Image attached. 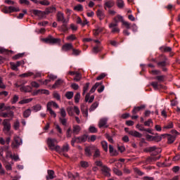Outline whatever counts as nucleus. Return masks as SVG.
<instances>
[{
	"label": "nucleus",
	"mask_w": 180,
	"mask_h": 180,
	"mask_svg": "<svg viewBox=\"0 0 180 180\" xmlns=\"http://www.w3.org/2000/svg\"><path fill=\"white\" fill-rule=\"evenodd\" d=\"M94 164H95V165H96V167H101V171L103 175H104V176L110 178V176H111L110 172L112 171L110 169V168H109L108 166L103 165V162H102V161H101V160H96L94 162Z\"/></svg>",
	"instance_id": "nucleus-1"
},
{
	"label": "nucleus",
	"mask_w": 180,
	"mask_h": 180,
	"mask_svg": "<svg viewBox=\"0 0 180 180\" xmlns=\"http://www.w3.org/2000/svg\"><path fill=\"white\" fill-rule=\"evenodd\" d=\"M58 143V141H57V139H56L49 138L47 139V144L51 150H55V151H60V146H56V144H57Z\"/></svg>",
	"instance_id": "nucleus-2"
},
{
	"label": "nucleus",
	"mask_w": 180,
	"mask_h": 180,
	"mask_svg": "<svg viewBox=\"0 0 180 180\" xmlns=\"http://www.w3.org/2000/svg\"><path fill=\"white\" fill-rule=\"evenodd\" d=\"M44 43L48 44H60L61 43V39L60 38H54L51 35H49L46 38L43 39Z\"/></svg>",
	"instance_id": "nucleus-3"
},
{
	"label": "nucleus",
	"mask_w": 180,
	"mask_h": 180,
	"mask_svg": "<svg viewBox=\"0 0 180 180\" xmlns=\"http://www.w3.org/2000/svg\"><path fill=\"white\" fill-rule=\"evenodd\" d=\"M108 27L109 29H110L111 33H112V34H117L120 33V28H119V24L112 22L108 25Z\"/></svg>",
	"instance_id": "nucleus-4"
},
{
	"label": "nucleus",
	"mask_w": 180,
	"mask_h": 180,
	"mask_svg": "<svg viewBox=\"0 0 180 180\" xmlns=\"http://www.w3.org/2000/svg\"><path fill=\"white\" fill-rule=\"evenodd\" d=\"M98 86H100L97 90L98 94L103 92V90L105 89V86L102 85V82H96L90 89V94H94V92L96 91V88H98Z\"/></svg>",
	"instance_id": "nucleus-5"
},
{
	"label": "nucleus",
	"mask_w": 180,
	"mask_h": 180,
	"mask_svg": "<svg viewBox=\"0 0 180 180\" xmlns=\"http://www.w3.org/2000/svg\"><path fill=\"white\" fill-rule=\"evenodd\" d=\"M4 128L3 131L4 134H8L11 131V120L9 119H5L2 123Z\"/></svg>",
	"instance_id": "nucleus-6"
},
{
	"label": "nucleus",
	"mask_w": 180,
	"mask_h": 180,
	"mask_svg": "<svg viewBox=\"0 0 180 180\" xmlns=\"http://www.w3.org/2000/svg\"><path fill=\"white\" fill-rule=\"evenodd\" d=\"M146 153H151L152 155H157L161 153V148H158L155 146L148 147L145 149Z\"/></svg>",
	"instance_id": "nucleus-7"
},
{
	"label": "nucleus",
	"mask_w": 180,
	"mask_h": 180,
	"mask_svg": "<svg viewBox=\"0 0 180 180\" xmlns=\"http://www.w3.org/2000/svg\"><path fill=\"white\" fill-rule=\"evenodd\" d=\"M22 144V139L19 136H15L11 143V148H18Z\"/></svg>",
	"instance_id": "nucleus-8"
},
{
	"label": "nucleus",
	"mask_w": 180,
	"mask_h": 180,
	"mask_svg": "<svg viewBox=\"0 0 180 180\" xmlns=\"http://www.w3.org/2000/svg\"><path fill=\"white\" fill-rule=\"evenodd\" d=\"M56 19L58 22H63V23H67V20L64 18V13L61 11H58L56 14Z\"/></svg>",
	"instance_id": "nucleus-9"
},
{
	"label": "nucleus",
	"mask_w": 180,
	"mask_h": 180,
	"mask_svg": "<svg viewBox=\"0 0 180 180\" xmlns=\"http://www.w3.org/2000/svg\"><path fill=\"white\" fill-rule=\"evenodd\" d=\"M32 13L33 15H35V16H38L39 19H43V18L46 15V11L43 12L39 10H32Z\"/></svg>",
	"instance_id": "nucleus-10"
},
{
	"label": "nucleus",
	"mask_w": 180,
	"mask_h": 180,
	"mask_svg": "<svg viewBox=\"0 0 180 180\" xmlns=\"http://www.w3.org/2000/svg\"><path fill=\"white\" fill-rule=\"evenodd\" d=\"M73 47L72 44H65L62 46V51H70V50H72Z\"/></svg>",
	"instance_id": "nucleus-11"
},
{
	"label": "nucleus",
	"mask_w": 180,
	"mask_h": 180,
	"mask_svg": "<svg viewBox=\"0 0 180 180\" xmlns=\"http://www.w3.org/2000/svg\"><path fill=\"white\" fill-rule=\"evenodd\" d=\"M70 151V145L68 143H65L62 148H60L58 153H68Z\"/></svg>",
	"instance_id": "nucleus-12"
},
{
	"label": "nucleus",
	"mask_w": 180,
	"mask_h": 180,
	"mask_svg": "<svg viewBox=\"0 0 180 180\" xmlns=\"http://www.w3.org/2000/svg\"><path fill=\"white\" fill-rule=\"evenodd\" d=\"M108 123V119L106 118H102L98 122V127L101 129L102 127H108L106 124Z\"/></svg>",
	"instance_id": "nucleus-13"
},
{
	"label": "nucleus",
	"mask_w": 180,
	"mask_h": 180,
	"mask_svg": "<svg viewBox=\"0 0 180 180\" xmlns=\"http://www.w3.org/2000/svg\"><path fill=\"white\" fill-rule=\"evenodd\" d=\"M169 64V63L168 62V59L166 57H165L163 61L158 63V67H160L161 68H162L164 67H167Z\"/></svg>",
	"instance_id": "nucleus-14"
},
{
	"label": "nucleus",
	"mask_w": 180,
	"mask_h": 180,
	"mask_svg": "<svg viewBox=\"0 0 180 180\" xmlns=\"http://www.w3.org/2000/svg\"><path fill=\"white\" fill-rule=\"evenodd\" d=\"M143 109H146V105H141L138 107H134L132 110V114L136 115V113H139V112H140V110H143Z\"/></svg>",
	"instance_id": "nucleus-15"
},
{
	"label": "nucleus",
	"mask_w": 180,
	"mask_h": 180,
	"mask_svg": "<svg viewBox=\"0 0 180 180\" xmlns=\"http://www.w3.org/2000/svg\"><path fill=\"white\" fill-rule=\"evenodd\" d=\"M15 116L13 111H8L7 112H1L0 114L1 117H13Z\"/></svg>",
	"instance_id": "nucleus-16"
},
{
	"label": "nucleus",
	"mask_w": 180,
	"mask_h": 180,
	"mask_svg": "<svg viewBox=\"0 0 180 180\" xmlns=\"http://www.w3.org/2000/svg\"><path fill=\"white\" fill-rule=\"evenodd\" d=\"M112 20L114 21V23H116L117 25H119V22H121L122 23L124 22V19H123V16L120 15H117Z\"/></svg>",
	"instance_id": "nucleus-17"
},
{
	"label": "nucleus",
	"mask_w": 180,
	"mask_h": 180,
	"mask_svg": "<svg viewBox=\"0 0 180 180\" xmlns=\"http://www.w3.org/2000/svg\"><path fill=\"white\" fill-rule=\"evenodd\" d=\"M113 6H115V1L110 0V1H107L105 2L104 4V8L106 10L110 8H113Z\"/></svg>",
	"instance_id": "nucleus-18"
},
{
	"label": "nucleus",
	"mask_w": 180,
	"mask_h": 180,
	"mask_svg": "<svg viewBox=\"0 0 180 180\" xmlns=\"http://www.w3.org/2000/svg\"><path fill=\"white\" fill-rule=\"evenodd\" d=\"M105 30L104 27H97L95 30H93L94 36H99V33H102V32Z\"/></svg>",
	"instance_id": "nucleus-19"
},
{
	"label": "nucleus",
	"mask_w": 180,
	"mask_h": 180,
	"mask_svg": "<svg viewBox=\"0 0 180 180\" xmlns=\"http://www.w3.org/2000/svg\"><path fill=\"white\" fill-rule=\"evenodd\" d=\"M162 137L167 139L168 144H172L174 141H175V137L172 136H169L168 134H162Z\"/></svg>",
	"instance_id": "nucleus-20"
},
{
	"label": "nucleus",
	"mask_w": 180,
	"mask_h": 180,
	"mask_svg": "<svg viewBox=\"0 0 180 180\" xmlns=\"http://www.w3.org/2000/svg\"><path fill=\"white\" fill-rule=\"evenodd\" d=\"M109 152L110 155H112V157H116L119 155V153H117V150H115L113 148V146L112 145H109Z\"/></svg>",
	"instance_id": "nucleus-21"
},
{
	"label": "nucleus",
	"mask_w": 180,
	"mask_h": 180,
	"mask_svg": "<svg viewBox=\"0 0 180 180\" xmlns=\"http://www.w3.org/2000/svg\"><path fill=\"white\" fill-rule=\"evenodd\" d=\"M128 133L129 134H130V136H133L134 137H138L139 139H141V137H143V134H141L140 132L137 131L131 130Z\"/></svg>",
	"instance_id": "nucleus-22"
},
{
	"label": "nucleus",
	"mask_w": 180,
	"mask_h": 180,
	"mask_svg": "<svg viewBox=\"0 0 180 180\" xmlns=\"http://www.w3.org/2000/svg\"><path fill=\"white\" fill-rule=\"evenodd\" d=\"M26 84H27V81L19 80L15 84V86H16V88H22L24 85H26Z\"/></svg>",
	"instance_id": "nucleus-23"
},
{
	"label": "nucleus",
	"mask_w": 180,
	"mask_h": 180,
	"mask_svg": "<svg viewBox=\"0 0 180 180\" xmlns=\"http://www.w3.org/2000/svg\"><path fill=\"white\" fill-rule=\"evenodd\" d=\"M38 94H44V95H49L50 91L46 89H39L33 92V95H38Z\"/></svg>",
	"instance_id": "nucleus-24"
},
{
	"label": "nucleus",
	"mask_w": 180,
	"mask_h": 180,
	"mask_svg": "<svg viewBox=\"0 0 180 180\" xmlns=\"http://www.w3.org/2000/svg\"><path fill=\"white\" fill-rule=\"evenodd\" d=\"M21 92H32V86H22L20 88Z\"/></svg>",
	"instance_id": "nucleus-25"
},
{
	"label": "nucleus",
	"mask_w": 180,
	"mask_h": 180,
	"mask_svg": "<svg viewBox=\"0 0 180 180\" xmlns=\"http://www.w3.org/2000/svg\"><path fill=\"white\" fill-rule=\"evenodd\" d=\"M102 45H96L94 47H93L92 51L95 54H98L100 51H102Z\"/></svg>",
	"instance_id": "nucleus-26"
},
{
	"label": "nucleus",
	"mask_w": 180,
	"mask_h": 180,
	"mask_svg": "<svg viewBox=\"0 0 180 180\" xmlns=\"http://www.w3.org/2000/svg\"><path fill=\"white\" fill-rule=\"evenodd\" d=\"M96 15L97 17L98 18V19H100V20H103V19H105V13H103V11H101V10H98L96 11Z\"/></svg>",
	"instance_id": "nucleus-27"
},
{
	"label": "nucleus",
	"mask_w": 180,
	"mask_h": 180,
	"mask_svg": "<svg viewBox=\"0 0 180 180\" xmlns=\"http://www.w3.org/2000/svg\"><path fill=\"white\" fill-rule=\"evenodd\" d=\"M160 51L162 53H171V51H172V49L169 46H162L160 47Z\"/></svg>",
	"instance_id": "nucleus-28"
},
{
	"label": "nucleus",
	"mask_w": 180,
	"mask_h": 180,
	"mask_svg": "<svg viewBox=\"0 0 180 180\" xmlns=\"http://www.w3.org/2000/svg\"><path fill=\"white\" fill-rule=\"evenodd\" d=\"M81 131V127L79 125H73L72 133L74 134H78Z\"/></svg>",
	"instance_id": "nucleus-29"
},
{
	"label": "nucleus",
	"mask_w": 180,
	"mask_h": 180,
	"mask_svg": "<svg viewBox=\"0 0 180 180\" xmlns=\"http://www.w3.org/2000/svg\"><path fill=\"white\" fill-rule=\"evenodd\" d=\"M56 8L54 6L49 7L48 8L46 9L45 13L46 15H49V13H54L56 12Z\"/></svg>",
	"instance_id": "nucleus-30"
},
{
	"label": "nucleus",
	"mask_w": 180,
	"mask_h": 180,
	"mask_svg": "<svg viewBox=\"0 0 180 180\" xmlns=\"http://www.w3.org/2000/svg\"><path fill=\"white\" fill-rule=\"evenodd\" d=\"M75 143H79L82 142H81V139L79 137H74L72 139L71 141V145L72 146V147H74Z\"/></svg>",
	"instance_id": "nucleus-31"
},
{
	"label": "nucleus",
	"mask_w": 180,
	"mask_h": 180,
	"mask_svg": "<svg viewBox=\"0 0 180 180\" xmlns=\"http://www.w3.org/2000/svg\"><path fill=\"white\" fill-rule=\"evenodd\" d=\"M46 179H54V171L48 170V175L46 176Z\"/></svg>",
	"instance_id": "nucleus-32"
},
{
	"label": "nucleus",
	"mask_w": 180,
	"mask_h": 180,
	"mask_svg": "<svg viewBox=\"0 0 180 180\" xmlns=\"http://www.w3.org/2000/svg\"><path fill=\"white\" fill-rule=\"evenodd\" d=\"M51 106H53V108H56V109H58V104L54 101H50L47 103L46 108H51Z\"/></svg>",
	"instance_id": "nucleus-33"
},
{
	"label": "nucleus",
	"mask_w": 180,
	"mask_h": 180,
	"mask_svg": "<svg viewBox=\"0 0 180 180\" xmlns=\"http://www.w3.org/2000/svg\"><path fill=\"white\" fill-rule=\"evenodd\" d=\"M32 75H34V73H33L32 72H28L26 73H23L22 75H20V77L21 78H27L29 77H32Z\"/></svg>",
	"instance_id": "nucleus-34"
},
{
	"label": "nucleus",
	"mask_w": 180,
	"mask_h": 180,
	"mask_svg": "<svg viewBox=\"0 0 180 180\" xmlns=\"http://www.w3.org/2000/svg\"><path fill=\"white\" fill-rule=\"evenodd\" d=\"M99 106V103L98 101L94 102L89 108V112H93V110H95L96 108Z\"/></svg>",
	"instance_id": "nucleus-35"
},
{
	"label": "nucleus",
	"mask_w": 180,
	"mask_h": 180,
	"mask_svg": "<svg viewBox=\"0 0 180 180\" xmlns=\"http://www.w3.org/2000/svg\"><path fill=\"white\" fill-rule=\"evenodd\" d=\"M64 83V81L61 79H58L55 84L53 85V88H57V86H60Z\"/></svg>",
	"instance_id": "nucleus-36"
},
{
	"label": "nucleus",
	"mask_w": 180,
	"mask_h": 180,
	"mask_svg": "<svg viewBox=\"0 0 180 180\" xmlns=\"http://www.w3.org/2000/svg\"><path fill=\"white\" fill-rule=\"evenodd\" d=\"M66 40L68 41H74V40H77V37L75 34H72L66 37Z\"/></svg>",
	"instance_id": "nucleus-37"
},
{
	"label": "nucleus",
	"mask_w": 180,
	"mask_h": 180,
	"mask_svg": "<svg viewBox=\"0 0 180 180\" xmlns=\"http://www.w3.org/2000/svg\"><path fill=\"white\" fill-rule=\"evenodd\" d=\"M8 9L10 11V13H12L13 12H20V9L19 7H13V6H9Z\"/></svg>",
	"instance_id": "nucleus-38"
},
{
	"label": "nucleus",
	"mask_w": 180,
	"mask_h": 180,
	"mask_svg": "<svg viewBox=\"0 0 180 180\" xmlns=\"http://www.w3.org/2000/svg\"><path fill=\"white\" fill-rule=\"evenodd\" d=\"M65 96L67 98V99H72V98L74 97V92L67 91Z\"/></svg>",
	"instance_id": "nucleus-39"
},
{
	"label": "nucleus",
	"mask_w": 180,
	"mask_h": 180,
	"mask_svg": "<svg viewBox=\"0 0 180 180\" xmlns=\"http://www.w3.org/2000/svg\"><path fill=\"white\" fill-rule=\"evenodd\" d=\"M0 53L1 54H9V53H12V51H9L5 48L0 47Z\"/></svg>",
	"instance_id": "nucleus-40"
},
{
	"label": "nucleus",
	"mask_w": 180,
	"mask_h": 180,
	"mask_svg": "<svg viewBox=\"0 0 180 180\" xmlns=\"http://www.w3.org/2000/svg\"><path fill=\"white\" fill-rule=\"evenodd\" d=\"M154 79H157L158 81V82H164V80L165 79V76L164 75H160V76H157L154 78Z\"/></svg>",
	"instance_id": "nucleus-41"
},
{
	"label": "nucleus",
	"mask_w": 180,
	"mask_h": 180,
	"mask_svg": "<svg viewBox=\"0 0 180 180\" xmlns=\"http://www.w3.org/2000/svg\"><path fill=\"white\" fill-rule=\"evenodd\" d=\"M150 85L155 90H157V89H158V88H160V83L158 82H153L150 83Z\"/></svg>",
	"instance_id": "nucleus-42"
},
{
	"label": "nucleus",
	"mask_w": 180,
	"mask_h": 180,
	"mask_svg": "<svg viewBox=\"0 0 180 180\" xmlns=\"http://www.w3.org/2000/svg\"><path fill=\"white\" fill-rule=\"evenodd\" d=\"M89 82H87L85 84V85L83 87V93L82 95H85V94H86V91H88V89H89Z\"/></svg>",
	"instance_id": "nucleus-43"
},
{
	"label": "nucleus",
	"mask_w": 180,
	"mask_h": 180,
	"mask_svg": "<svg viewBox=\"0 0 180 180\" xmlns=\"http://www.w3.org/2000/svg\"><path fill=\"white\" fill-rule=\"evenodd\" d=\"M75 11H77V12H82L84 11V7L81 4H78L74 7Z\"/></svg>",
	"instance_id": "nucleus-44"
},
{
	"label": "nucleus",
	"mask_w": 180,
	"mask_h": 180,
	"mask_svg": "<svg viewBox=\"0 0 180 180\" xmlns=\"http://www.w3.org/2000/svg\"><path fill=\"white\" fill-rule=\"evenodd\" d=\"M112 171L114 174H115V175H117L118 176H122L123 175V173L122 172V171H120L117 168H114Z\"/></svg>",
	"instance_id": "nucleus-45"
},
{
	"label": "nucleus",
	"mask_w": 180,
	"mask_h": 180,
	"mask_svg": "<svg viewBox=\"0 0 180 180\" xmlns=\"http://www.w3.org/2000/svg\"><path fill=\"white\" fill-rule=\"evenodd\" d=\"M32 113V110L30 109H27L23 112V117H29Z\"/></svg>",
	"instance_id": "nucleus-46"
},
{
	"label": "nucleus",
	"mask_w": 180,
	"mask_h": 180,
	"mask_svg": "<svg viewBox=\"0 0 180 180\" xmlns=\"http://www.w3.org/2000/svg\"><path fill=\"white\" fill-rule=\"evenodd\" d=\"M59 122L63 126H67L68 120L65 117H59Z\"/></svg>",
	"instance_id": "nucleus-47"
},
{
	"label": "nucleus",
	"mask_w": 180,
	"mask_h": 180,
	"mask_svg": "<svg viewBox=\"0 0 180 180\" xmlns=\"http://www.w3.org/2000/svg\"><path fill=\"white\" fill-rule=\"evenodd\" d=\"M84 108H85V105H82L81 106V110L82 114L84 115V116L85 117H88V109H84Z\"/></svg>",
	"instance_id": "nucleus-48"
},
{
	"label": "nucleus",
	"mask_w": 180,
	"mask_h": 180,
	"mask_svg": "<svg viewBox=\"0 0 180 180\" xmlns=\"http://www.w3.org/2000/svg\"><path fill=\"white\" fill-rule=\"evenodd\" d=\"M117 5L118 8L122 9L124 7V1H123V0H117Z\"/></svg>",
	"instance_id": "nucleus-49"
},
{
	"label": "nucleus",
	"mask_w": 180,
	"mask_h": 180,
	"mask_svg": "<svg viewBox=\"0 0 180 180\" xmlns=\"http://www.w3.org/2000/svg\"><path fill=\"white\" fill-rule=\"evenodd\" d=\"M67 112L69 116H74V108L72 107H68Z\"/></svg>",
	"instance_id": "nucleus-50"
},
{
	"label": "nucleus",
	"mask_w": 180,
	"mask_h": 180,
	"mask_svg": "<svg viewBox=\"0 0 180 180\" xmlns=\"http://www.w3.org/2000/svg\"><path fill=\"white\" fill-rule=\"evenodd\" d=\"M33 101V98H27L19 101L20 105H23L25 103H29Z\"/></svg>",
	"instance_id": "nucleus-51"
},
{
	"label": "nucleus",
	"mask_w": 180,
	"mask_h": 180,
	"mask_svg": "<svg viewBox=\"0 0 180 180\" xmlns=\"http://www.w3.org/2000/svg\"><path fill=\"white\" fill-rule=\"evenodd\" d=\"M154 124V122H153V120L148 119L147 121L144 122V126H147L148 127H150V126H153Z\"/></svg>",
	"instance_id": "nucleus-52"
},
{
	"label": "nucleus",
	"mask_w": 180,
	"mask_h": 180,
	"mask_svg": "<svg viewBox=\"0 0 180 180\" xmlns=\"http://www.w3.org/2000/svg\"><path fill=\"white\" fill-rule=\"evenodd\" d=\"M32 88H40V84L36 81H32L30 83Z\"/></svg>",
	"instance_id": "nucleus-53"
},
{
	"label": "nucleus",
	"mask_w": 180,
	"mask_h": 180,
	"mask_svg": "<svg viewBox=\"0 0 180 180\" xmlns=\"http://www.w3.org/2000/svg\"><path fill=\"white\" fill-rule=\"evenodd\" d=\"M81 78H82V76L81 75V74L77 72L75 74V77L74 78V81H76V82H79V81H81Z\"/></svg>",
	"instance_id": "nucleus-54"
},
{
	"label": "nucleus",
	"mask_w": 180,
	"mask_h": 180,
	"mask_svg": "<svg viewBox=\"0 0 180 180\" xmlns=\"http://www.w3.org/2000/svg\"><path fill=\"white\" fill-rule=\"evenodd\" d=\"M80 99H81V94L77 93L75 96V103H79Z\"/></svg>",
	"instance_id": "nucleus-55"
},
{
	"label": "nucleus",
	"mask_w": 180,
	"mask_h": 180,
	"mask_svg": "<svg viewBox=\"0 0 180 180\" xmlns=\"http://www.w3.org/2000/svg\"><path fill=\"white\" fill-rule=\"evenodd\" d=\"M101 146L104 151L108 152V142L105 141H101Z\"/></svg>",
	"instance_id": "nucleus-56"
},
{
	"label": "nucleus",
	"mask_w": 180,
	"mask_h": 180,
	"mask_svg": "<svg viewBox=\"0 0 180 180\" xmlns=\"http://www.w3.org/2000/svg\"><path fill=\"white\" fill-rule=\"evenodd\" d=\"M60 113L61 116L60 117H65L67 116V112H65V109H64V108L60 109Z\"/></svg>",
	"instance_id": "nucleus-57"
},
{
	"label": "nucleus",
	"mask_w": 180,
	"mask_h": 180,
	"mask_svg": "<svg viewBox=\"0 0 180 180\" xmlns=\"http://www.w3.org/2000/svg\"><path fill=\"white\" fill-rule=\"evenodd\" d=\"M173 127H174V123H172V122H169L167 124L163 127V129H172Z\"/></svg>",
	"instance_id": "nucleus-58"
},
{
	"label": "nucleus",
	"mask_w": 180,
	"mask_h": 180,
	"mask_svg": "<svg viewBox=\"0 0 180 180\" xmlns=\"http://www.w3.org/2000/svg\"><path fill=\"white\" fill-rule=\"evenodd\" d=\"M72 56H79L81 54V51L78 50V49H75L74 48L72 49Z\"/></svg>",
	"instance_id": "nucleus-59"
},
{
	"label": "nucleus",
	"mask_w": 180,
	"mask_h": 180,
	"mask_svg": "<svg viewBox=\"0 0 180 180\" xmlns=\"http://www.w3.org/2000/svg\"><path fill=\"white\" fill-rule=\"evenodd\" d=\"M149 72L151 75H160V74H161V71L157 70H149Z\"/></svg>",
	"instance_id": "nucleus-60"
},
{
	"label": "nucleus",
	"mask_w": 180,
	"mask_h": 180,
	"mask_svg": "<svg viewBox=\"0 0 180 180\" xmlns=\"http://www.w3.org/2000/svg\"><path fill=\"white\" fill-rule=\"evenodd\" d=\"M47 110H49L51 116H53V117H57V114L53 110V109H51V108H47Z\"/></svg>",
	"instance_id": "nucleus-61"
},
{
	"label": "nucleus",
	"mask_w": 180,
	"mask_h": 180,
	"mask_svg": "<svg viewBox=\"0 0 180 180\" xmlns=\"http://www.w3.org/2000/svg\"><path fill=\"white\" fill-rule=\"evenodd\" d=\"M80 165L82 168H88L89 167V165L88 164V162H86V161H81Z\"/></svg>",
	"instance_id": "nucleus-62"
},
{
	"label": "nucleus",
	"mask_w": 180,
	"mask_h": 180,
	"mask_svg": "<svg viewBox=\"0 0 180 180\" xmlns=\"http://www.w3.org/2000/svg\"><path fill=\"white\" fill-rule=\"evenodd\" d=\"M60 29L63 32H67L68 30V27L67 26V22H63L61 25Z\"/></svg>",
	"instance_id": "nucleus-63"
},
{
	"label": "nucleus",
	"mask_w": 180,
	"mask_h": 180,
	"mask_svg": "<svg viewBox=\"0 0 180 180\" xmlns=\"http://www.w3.org/2000/svg\"><path fill=\"white\" fill-rule=\"evenodd\" d=\"M10 65H11V70H13V71H18V66H16L15 63L11 62L10 63Z\"/></svg>",
	"instance_id": "nucleus-64"
}]
</instances>
